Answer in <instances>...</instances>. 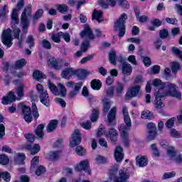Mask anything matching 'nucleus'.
Returning <instances> with one entry per match:
<instances>
[{
  "label": "nucleus",
  "instance_id": "nucleus-1",
  "mask_svg": "<svg viewBox=\"0 0 182 182\" xmlns=\"http://www.w3.org/2000/svg\"><path fill=\"white\" fill-rule=\"evenodd\" d=\"M152 85L155 87L159 89L155 94L154 106L157 110L164 107V104L161 101V99L167 95L176 99H181V93L177 91V85L171 84L169 82H163L160 79L156 78L152 80Z\"/></svg>",
  "mask_w": 182,
  "mask_h": 182
},
{
  "label": "nucleus",
  "instance_id": "nucleus-2",
  "mask_svg": "<svg viewBox=\"0 0 182 182\" xmlns=\"http://www.w3.org/2000/svg\"><path fill=\"white\" fill-rule=\"evenodd\" d=\"M117 173V169L109 171L110 180H113L114 182H127V180L130 177L129 171L126 168H123L119 171V176H116Z\"/></svg>",
  "mask_w": 182,
  "mask_h": 182
},
{
  "label": "nucleus",
  "instance_id": "nucleus-3",
  "mask_svg": "<svg viewBox=\"0 0 182 182\" xmlns=\"http://www.w3.org/2000/svg\"><path fill=\"white\" fill-rule=\"evenodd\" d=\"M124 122L125 123L122 124L119 127V132L121 133V136L122 137V140L125 142V146H127V140L129 139V131L132 127V119H130V116L128 115L127 117H124Z\"/></svg>",
  "mask_w": 182,
  "mask_h": 182
},
{
  "label": "nucleus",
  "instance_id": "nucleus-4",
  "mask_svg": "<svg viewBox=\"0 0 182 182\" xmlns=\"http://www.w3.org/2000/svg\"><path fill=\"white\" fill-rule=\"evenodd\" d=\"M31 16H32V5L28 4L21 14V21L23 33H28V28H29L28 18H31Z\"/></svg>",
  "mask_w": 182,
  "mask_h": 182
},
{
  "label": "nucleus",
  "instance_id": "nucleus-5",
  "mask_svg": "<svg viewBox=\"0 0 182 182\" xmlns=\"http://www.w3.org/2000/svg\"><path fill=\"white\" fill-rule=\"evenodd\" d=\"M126 21H127V14L123 13L114 24V31H119V38H123L126 33V27L124 26Z\"/></svg>",
  "mask_w": 182,
  "mask_h": 182
},
{
  "label": "nucleus",
  "instance_id": "nucleus-6",
  "mask_svg": "<svg viewBox=\"0 0 182 182\" xmlns=\"http://www.w3.org/2000/svg\"><path fill=\"white\" fill-rule=\"evenodd\" d=\"M48 87L50 92L55 95V96H60V97H65L66 96V87L62 84H58V87L55 84L52 83L50 80L47 82Z\"/></svg>",
  "mask_w": 182,
  "mask_h": 182
},
{
  "label": "nucleus",
  "instance_id": "nucleus-7",
  "mask_svg": "<svg viewBox=\"0 0 182 182\" xmlns=\"http://www.w3.org/2000/svg\"><path fill=\"white\" fill-rule=\"evenodd\" d=\"M100 0L99 4L101 6L104 8V9H107L109 6H112V8L116 6L117 1V0ZM119 5L122 8H124V9H129L130 6L129 5V3L126 0H119Z\"/></svg>",
  "mask_w": 182,
  "mask_h": 182
},
{
  "label": "nucleus",
  "instance_id": "nucleus-8",
  "mask_svg": "<svg viewBox=\"0 0 182 182\" xmlns=\"http://www.w3.org/2000/svg\"><path fill=\"white\" fill-rule=\"evenodd\" d=\"M11 23L14 26L13 28V33L14 36V38L16 39H18V42L21 43V40L19 39V33H21V29L19 28H15V25H18L19 23V18H18V10L16 9H14L13 11L11 13Z\"/></svg>",
  "mask_w": 182,
  "mask_h": 182
},
{
  "label": "nucleus",
  "instance_id": "nucleus-9",
  "mask_svg": "<svg viewBox=\"0 0 182 182\" xmlns=\"http://www.w3.org/2000/svg\"><path fill=\"white\" fill-rule=\"evenodd\" d=\"M36 89L40 95L41 102L44 105V106L49 107L50 100H49V94H48V91L43 89V86L41 84L36 85Z\"/></svg>",
  "mask_w": 182,
  "mask_h": 182
},
{
  "label": "nucleus",
  "instance_id": "nucleus-10",
  "mask_svg": "<svg viewBox=\"0 0 182 182\" xmlns=\"http://www.w3.org/2000/svg\"><path fill=\"white\" fill-rule=\"evenodd\" d=\"M12 30L8 28L7 30H4L1 36V42L7 48H11L12 46Z\"/></svg>",
  "mask_w": 182,
  "mask_h": 182
},
{
  "label": "nucleus",
  "instance_id": "nucleus-11",
  "mask_svg": "<svg viewBox=\"0 0 182 182\" xmlns=\"http://www.w3.org/2000/svg\"><path fill=\"white\" fill-rule=\"evenodd\" d=\"M83 86V82H80L78 83H75L73 81H69L67 82V87H72V90L70 91L69 96L70 97H75L77 94L79 93L80 88Z\"/></svg>",
  "mask_w": 182,
  "mask_h": 182
},
{
  "label": "nucleus",
  "instance_id": "nucleus-12",
  "mask_svg": "<svg viewBox=\"0 0 182 182\" xmlns=\"http://www.w3.org/2000/svg\"><path fill=\"white\" fill-rule=\"evenodd\" d=\"M136 96H141V91L140 90V85L131 87L125 95L126 100H130L132 97Z\"/></svg>",
  "mask_w": 182,
  "mask_h": 182
},
{
  "label": "nucleus",
  "instance_id": "nucleus-13",
  "mask_svg": "<svg viewBox=\"0 0 182 182\" xmlns=\"http://www.w3.org/2000/svg\"><path fill=\"white\" fill-rule=\"evenodd\" d=\"M82 142V134L79 129H75L71 140L70 141V147H76Z\"/></svg>",
  "mask_w": 182,
  "mask_h": 182
},
{
  "label": "nucleus",
  "instance_id": "nucleus-14",
  "mask_svg": "<svg viewBox=\"0 0 182 182\" xmlns=\"http://www.w3.org/2000/svg\"><path fill=\"white\" fill-rule=\"evenodd\" d=\"M19 107H21V109L22 110L23 114L24 115V120L26 122H27V123H31V122H32V120H33V117H32V114H31L32 112L31 111V108L23 104H20Z\"/></svg>",
  "mask_w": 182,
  "mask_h": 182
},
{
  "label": "nucleus",
  "instance_id": "nucleus-15",
  "mask_svg": "<svg viewBox=\"0 0 182 182\" xmlns=\"http://www.w3.org/2000/svg\"><path fill=\"white\" fill-rule=\"evenodd\" d=\"M75 170L77 171H85L87 174L90 175V166H89V160L85 159L84 161H81L77 166H75Z\"/></svg>",
  "mask_w": 182,
  "mask_h": 182
},
{
  "label": "nucleus",
  "instance_id": "nucleus-16",
  "mask_svg": "<svg viewBox=\"0 0 182 182\" xmlns=\"http://www.w3.org/2000/svg\"><path fill=\"white\" fill-rule=\"evenodd\" d=\"M48 66H50V68H53L56 70H59L60 68H62V64L54 56L48 57Z\"/></svg>",
  "mask_w": 182,
  "mask_h": 182
},
{
  "label": "nucleus",
  "instance_id": "nucleus-17",
  "mask_svg": "<svg viewBox=\"0 0 182 182\" xmlns=\"http://www.w3.org/2000/svg\"><path fill=\"white\" fill-rule=\"evenodd\" d=\"M16 100V97H15V92L13 91H11L9 92L7 96H5L1 100L2 105H9L11 103H13V102H15Z\"/></svg>",
  "mask_w": 182,
  "mask_h": 182
},
{
  "label": "nucleus",
  "instance_id": "nucleus-18",
  "mask_svg": "<svg viewBox=\"0 0 182 182\" xmlns=\"http://www.w3.org/2000/svg\"><path fill=\"white\" fill-rule=\"evenodd\" d=\"M76 73V70L73 68H65L62 73L61 76L63 77V79H70L73 75Z\"/></svg>",
  "mask_w": 182,
  "mask_h": 182
},
{
  "label": "nucleus",
  "instance_id": "nucleus-19",
  "mask_svg": "<svg viewBox=\"0 0 182 182\" xmlns=\"http://www.w3.org/2000/svg\"><path fill=\"white\" fill-rule=\"evenodd\" d=\"M136 163L138 167H146L149 164V159L146 156H137L136 158Z\"/></svg>",
  "mask_w": 182,
  "mask_h": 182
},
{
  "label": "nucleus",
  "instance_id": "nucleus-20",
  "mask_svg": "<svg viewBox=\"0 0 182 182\" xmlns=\"http://www.w3.org/2000/svg\"><path fill=\"white\" fill-rule=\"evenodd\" d=\"M124 155L123 154V149L120 146H117L114 149V158L116 161H122Z\"/></svg>",
  "mask_w": 182,
  "mask_h": 182
},
{
  "label": "nucleus",
  "instance_id": "nucleus-21",
  "mask_svg": "<svg viewBox=\"0 0 182 182\" xmlns=\"http://www.w3.org/2000/svg\"><path fill=\"white\" fill-rule=\"evenodd\" d=\"M132 72H133L132 65L129 63H124L122 65V74L124 76H130V75H132Z\"/></svg>",
  "mask_w": 182,
  "mask_h": 182
},
{
  "label": "nucleus",
  "instance_id": "nucleus-22",
  "mask_svg": "<svg viewBox=\"0 0 182 182\" xmlns=\"http://www.w3.org/2000/svg\"><path fill=\"white\" fill-rule=\"evenodd\" d=\"M81 38H87L88 39H95V35L92 33V30L89 26H86L85 30L80 33Z\"/></svg>",
  "mask_w": 182,
  "mask_h": 182
},
{
  "label": "nucleus",
  "instance_id": "nucleus-23",
  "mask_svg": "<svg viewBox=\"0 0 182 182\" xmlns=\"http://www.w3.org/2000/svg\"><path fill=\"white\" fill-rule=\"evenodd\" d=\"M116 96H122L124 92V84L122 82H117L114 87Z\"/></svg>",
  "mask_w": 182,
  "mask_h": 182
},
{
  "label": "nucleus",
  "instance_id": "nucleus-24",
  "mask_svg": "<svg viewBox=\"0 0 182 182\" xmlns=\"http://www.w3.org/2000/svg\"><path fill=\"white\" fill-rule=\"evenodd\" d=\"M118 135L117 131L114 128L109 129V132L105 133L106 137H109L111 141H116Z\"/></svg>",
  "mask_w": 182,
  "mask_h": 182
},
{
  "label": "nucleus",
  "instance_id": "nucleus-25",
  "mask_svg": "<svg viewBox=\"0 0 182 182\" xmlns=\"http://www.w3.org/2000/svg\"><path fill=\"white\" fill-rule=\"evenodd\" d=\"M26 150H30L31 154L32 156L36 154L37 153H39L41 150V146H39V144H35L33 146L32 145L28 144L25 146Z\"/></svg>",
  "mask_w": 182,
  "mask_h": 182
},
{
  "label": "nucleus",
  "instance_id": "nucleus-26",
  "mask_svg": "<svg viewBox=\"0 0 182 182\" xmlns=\"http://www.w3.org/2000/svg\"><path fill=\"white\" fill-rule=\"evenodd\" d=\"M166 154L171 160H174L177 156V150L174 146H168L166 151Z\"/></svg>",
  "mask_w": 182,
  "mask_h": 182
},
{
  "label": "nucleus",
  "instance_id": "nucleus-27",
  "mask_svg": "<svg viewBox=\"0 0 182 182\" xmlns=\"http://www.w3.org/2000/svg\"><path fill=\"white\" fill-rule=\"evenodd\" d=\"M92 19H96V21L99 23L103 21V13L102 11H97L95 9L92 12Z\"/></svg>",
  "mask_w": 182,
  "mask_h": 182
},
{
  "label": "nucleus",
  "instance_id": "nucleus-28",
  "mask_svg": "<svg viewBox=\"0 0 182 182\" xmlns=\"http://www.w3.org/2000/svg\"><path fill=\"white\" fill-rule=\"evenodd\" d=\"M43 129H45L43 124H39L36 129L35 134L37 136L38 139H43Z\"/></svg>",
  "mask_w": 182,
  "mask_h": 182
},
{
  "label": "nucleus",
  "instance_id": "nucleus-29",
  "mask_svg": "<svg viewBox=\"0 0 182 182\" xmlns=\"http://www.w3.org/2000/svg\"><path fill=\"white\" fill-rule=\"evenodd\" d=\"M107 119L109 124H112L113 122H114V119H116V107H114L111 109L108 114Z\"/></svg>",
  "mask_w": 182,
  "mask_h": 182
},
{
  "label": "nucleus",
  "instance_id": "nucleus-30",
  "mask_svg": "<svg viewBox=\"0 0 182 182\" xmlns=\"http://www.w3.org/2000/svg\"><path fill=\"white\" fill-rule=\"evenodd\" d=\"M58 127V120L53 119L50 122V123L47 126V132L48 133H50L55 130Z\"/></svg>",
  "mask_w": 182,
  "mask_h": 182
},
{
  "label": "nucleus",
  "instance_id": "nucleus-31",
  "mask_svg": "<svg viewBox=\"0 0 182 182\" xmlns=\"http://www.w3.org/2000/svg\"><path fill=\"white\" fill-rule=\"evenodd\" d=\"M55 8L58 12L60 14H66L68 11H69V7L68 6V4H57L55 6Z\"/></svg>",
  "mask_w": 182,
  "mask_h": 182
},
{
  "label": "nucleus",
  "instance_id": "nucleus-32",
  "mask_svg": "<svg viewBox=\"0 0 182 182\" xmlns=\"http://www.w3.org/2000/svg\"><path fill=\"white\" fill-rule=\"evenodd\" d=\"M91 87L94 90H100V87H102V82L99 80H92L91 81Z\"/></svg>",
  "mask_w": 182,
  "mask_h": 182
},
{
  "label": "nucleus",
  "instance_id": "nucleus-33",
  "mask_svg": "<svg viewBox=\"0 0 182 182\" xmlns=\"http://www.w3.org/2000/svg\"><path fill=\"white\" fill-rule=\"evenodd\" d=\"M33 79L41 80V79H46V75L39 70L34 71L33 74Z\"/></svg>",
  "mask_w": 182,
  "mask_h": 182
},
{
  "label": "nucleus",
  "instance_id": "nucleus-34",
  "mask_svg": "<svg viewBox=\"0 0 182 182\" xmlns=\"http://www.w3.org/2000/svg\"><path fill=\"white\" fill-rule=\"evenodd\" d=\"M60 157V151H51L49 154V159L52 160V161H55L58 160Z\"/></svg>",
  "mask_w": 182,
  "mask_h": 182
},
{
  "label": "nucleus",
  "instance_id": "nucleus-35",
  "mask_svg": "<svg viewBox=\"0 0 182 182\" xmlns=\"http://www.w3.org/2000/svg\"><path fill=\"white\" fill-rule=\"evenodd\" d=\"M75 75L79 77V79H85L87 76V71L86 70H75Z\"/></svg>",
  "mask_w": 182,
  "mask_h": 182
},
{
  "label": "nucleus",
  "instance_id": "nucleus-36",
  "mask_svg": "<svg viewBox=\"0 0 182 182\" xmlns=\"http://www.w3.org/2000/svg\"><path fill=\"white\" fill-rule=\"evenodd\" d=\"M25 160V154L18 153L16 155L14 158V161L16 164H22Z\"/></svg>",
  "mask_w": 182,
  "mask_h": 182
},
{
  "label": "nucleus",
  "instance_id": "nucleus-37",
  "mask_svg": "<svg viewBox=\"0 0 182 182\" xmlns=\"http://www.w3.org/2000/svg\"><path fill=\"white\" fill-rule=\"evenodd\" d=\"M61 35H63V32L60 31L58 32L56 34H53L50 36V39L53 40V42H55V43H60V36Z\"/></svg>",
  "mask_w": 182,
  "mask_h": 182
},
{
  "label": "nucleus",
  "instance_id": "nucleus-38",
  "mask_svg": "<svg viewBox=\"0 0 182 182\" xmlns=\"http://www.w3.org/2000/svg\"><path fill=\"white\" fill-rule=\"evenodd\" d=\"M23 85H20L16 90L17 100H21L23 97Z\"/></svg>",
  "mask_w": 182,
  "mask_h": 182
},
{
  "label": "nucleus",
  "instance_id": "nucleus-39",
  "mask_svg": "<svg viewBox=\"0 0 182 182\" xmlns=\"http://www.w3.org/2000/svg\"><path fill=\"white\" fill-rule=\"evenodd\" d=\"M32 109V114L34 117V120H38V117H39V112H38V107H36V104L33 103L31 106Z\"/></svg>",
  "mask_w": 182,
  "mask_h": 182
},
{
  "label": "nucleus",
  "instance_id": "nucleus-40",
  "mask_svg": "<svg viewBox=\"0 0 182 182\" xmlns=\"http://www.w3.org/2000/svg\"><path fill=\"white\" fill-rule=\"evenodd\" d=\"M25 65H26V60L25 59L22 58L21 60H18L17 61H16L15 68H16V69H21V68H23V66H25Z\"/></svg>",
  "mask_w": 182,
  "mask_h": 182
},
{
  "label": "nucleus",
  "instance_id": "nucleus-41",
  "mask_svg": "<svg viewBox=\"0 0 182 182\" xmlns=\"http://www.w3.org/2000/svg\"><path fill=\"white\" fill-rule=\"evenodd\" d=\"M171 50L172 53L175 55V56H177L179 58V59H181V60H182V51L180 49H178L177 47H173Z\"/></svg>",
  "mask_w": 182,
  "mask_h": 182
},
{
  "label": "nucleus",
  "instance_id": "nucleus-42",
  "mask_svg": "<svg viewBox=\"0 0 182 182\" xmlns=\"http://www.w3.org/2000/svg\"><path fill=\"white\" fill-rule=\"evenodd\" d=\"M141 119H148V120H150V119H153V114L149 110L144 111L141 112Z\"/></svg>",
  "mask_w": 182,
  "mask_h": 182
},
{
  "label": "nucleus",
  "instance_id": "nucleus-43",
  "mask_svg": "<svg viewBox=\"0 0 182 182\" xmlns=\"http://www.w3.org/2000/svg\"><path fill=\"white\" fill-rule=\"evenodd\" d=\"M176 171L166 172L164 173L162 176V180H167L168 178H173V177H176Z\"/></svg>",
  "mask_w": 182,
  "mask_h": 182
},
{
  "label": "nucleus",
  "instance_id": "nucleus-44",
  "mask_svg": "<svg viewBox=\"0 0 182 182\" xmlns=\"http://www.w3.org/2000/svg\"><path fill=\"white\" fill-rule=\"evenodd\" d=\"M107 161V159H106V158H105L104 156H100V155H97L95 158V161L97 163V164H103L106 163Z\"/></svg>",
  "mask_w": 182,
  "mask_h": 182
},
{
  "label": "nucleus",
  "instance_id": "nucleus-45",
  "mask_svg": "<svg viewBox=\"0 0 182 182\" xmlns=\"http://www.w3.org/2000/svg\"><path fill=\"white\" fill-rule=\"evenodd\" d=\"M41 46H43L44 49H47V50L52 49V44L50 43V42H49V41L46 39L42 40Z\"/></svg>",
  "mask_w": 182,
  "mask_h": 182
},
{
  "label": "nucleus",
  "instance_id": "nucleus-46",
  "mask_svg": "<svg viewBox=\"0 0 182 182\" xmlns=\"http://www.w3.org/2000/svg\"><path fill=\"white\" fill-rule=\"evenodd\" d=\"M109 62L112 65H116V51L112 50L109 54Z\"/></svg>",
  "mask_w": 182,
  "mask_h": 182
},
{
  "label": "nucleus",
  "instance_id": "nucleus-47",
  "mask_svg": "<svg viewBox=\"0 0 182 182\" xmlns=\"http://www.w3.org/2000/svg\"><path fill=\"white\" fill-rule=\"evenodd\" d=\"M75 153L78 156H85L86 154V149H83V147L78 146L75 148Z\"/></svg>",
  "mask_w": 182,
  "mask_h": 182
},
{
  "label": "nucleus",
  "instance_id": "nucleus-48",
  "mask_svg": "<svg viewBox=\"0 0 182 182\" xmlns=\"http://www.w3.org/2000/svg\"><path fill=\"white\" fill-rule=\"evenodd\" d=\"M9 163V158L6 155H0V164L6 166Z\"/></svg>",
  "mask_w": 182,
  "mask_h": 182
},
{
  "label": "nucleus",
  "instance_id": "nucleus-49",
  "mask_svg": "<svg viewBox=\"0 0 182 182\" xmlns=\"http://www.w3.org/2000/svg\"><path fill=\"white\" fill-rule=\"evenodd\" d=\"M43 15V9H38L36 11L35 15L33 16V19H34L36 21L38 19H41V18H42Z\"/></svg>",
  "mask_w": 182,
  "mask_h": 182
},
{
  "label": "nucleus",
  "instance_id": "nucleus-50",
  "mask_svg": "<svg viewBox=\"0 0 182 182\" xmlns=\"http://www.w3.org/2000/svg\"><path fill=\"white\" fill-rule=\"evenodd\" d=\"M35 38H33V36L31 35L27 37L26 39V43L28 44L29 48H32L35 46Z\"/></svg>",
  "mask_w": 182,
  "mask_h": 182
},
{
  "label": "nucleus",
  "instance_id": "nucleus-51",
  "mask_svg": "<svg viewBox=\"0 0 182 182\" xmlns=\"http://www.w3.org/2000/svg\"><path fill=\"white\" fill-rule=\"evenodd\" d=\"M170 134L174 139H180L181 137V134H180L177 130L175 129H171L170 130Z\"/></svg>",
  "mask_w": 182,
  "mask_h": 182
},
{
  "label": "nucleus",
  "instance_id": "nucleus-52",
  "mask_svg": "<svg viewBox=\"0 0 182 182\" xmlns=\"http://www.w3.org/2000/svg\"><path fill=\"white\" fill-rule=\"evenodd\" d=\"M174 122H176V118H171L166 122L165 126L167 129H171L174 126Z\"/></svg>",
  "mask_w": 182,
  "mask_h": 182
},
{
  "label": "nucleus",
  "instance_id": "nucleus-53",
  "mask_svg": "<svg viewBox=\"0 0 182 182\" xmlns=\"http://www.w3.org/2000/svg\"><path fill=\"white\" fill-rule=\"evenodd\" d=\"M160 73V66L154 65L151 68V71L149 72V75H157V73Z\"/></svg>",
  "mask_w": 182,
  "mask_h": 182
},
{
  "label": "nucleus",
  "instance_id": "nucleus-54",
  "mask_svg": "<svg viewBox=\"0 0 182 182\" xmlns=\"http://www.w3.org/2000/svg\"><path fill=\"white\" fill-rule=\"evenodd\" d=\"M99 119V111L97 109H94L91 115V121L96 122Z\"/></svg>",
  "mask_w": 182,
  "mask_h": 182
},
{
  "label": "nucleus",
  "instance_id": "nucleus-55",
  "mask_svg": "<svg viewBox=\"0 0 182 182\" xmlns=\"http://www.w3.org/2000/svg\"><path fill=\"white\" fill-rule=\"evenodd\" d=\"M178 69H180V63L177 62H173L171 63V70L173 73H176Z\"/></svg>",
  "mask_w": 182,
  "mask_h": 182
},
{
  "label": "nucleus",
  "instance_id": "nucleus-56",
  "mask_svg": "<svg viewBox=\"0 0 182 182\" xmlns=\"http://www.w3.org/2000/svg\"><path fill=\"white\" fill-rule=\"evenodd\" d=\"M24 136L26 137V140H28V141H29L30 143L35 141V135L33 134H26Z\"/></svg>",
  "mask_w": 182,
  "mask_h": 182
},
{
  "label": "nucleus",
  "instance_id": "nucleus-57",
  "mask_svg": "<svg viewBox=\"0 0 182 182\" xmlns=\"http://www.w3.org/2000/svg\"><path fill=\"white\" fill-rule=\"evenodd\" d=\"M110 109V102L108 100H105L104 102V109L103 111L105 113H107Z\"/></svg>",
  "mask_w": 182,
  "mask_h": 182
},
{
  "label": "nucleus",
  "instance_id": "nucleus-58",
  "mask_svg": "<svg viewBox=\"0 0 182 182\" xmlns=\"http://www.w3.org/2000/svg\"><path fill=\"white\" fill-rule=\"evenodd\" d=\"M156 136H157V130L156 131H149L148 139H149V140H154L156 139Z\"/></svg>",
  "mask_w": 182,
  "mask_h": 182
},
{
  "label": "nucleus",
  "instance_id": "nucleus-59",
  "mask_svg": "<svg viewBox=\"0 0 182 182\" xmlns=\"http://www.w3.org/2000/svg\"><path fill=\"white\" fill-rule=\"evenodd\" d=\"M141 59L143 60L144 65H145L146 68H149V66L151 65V61L150 60V58L149 57H141Z\"/></svg>",
  "mask_w": 182,
  "mask_h": 182
},
{
  "label": "nucleus",
  "instance_id": "nucleus-60",
  "mask_svg": "<svg viewBox=\"0 0 182 182\" xmlns=\"http://www.w3.org/2000/svg\"><path fill=\"white\" fill-rule=\"evenodd\" d=\"M1 177L4 178V181L9 182V180H11V175L9 174V172H4L1 173Z\"/></svg>",
  "mask_w": 182,
  "mask_h": 182
},
{
  "label": "nucleus",
  "instance_id": "nucleus-61",
  "mask_svg": "<svg viewBox=\"0 0 182 182\" xmlns=\"http://www.w3.org/2000/svg\"><path fill=\"white\" fill-rule=\"evenodd\" d=\"M93 55H90L87 57L83 58L81 60H80V63L82 65H85V63H86L87 62H89V60H92V59H93Z\"/></svg>",
  "mask_w": 182,
  "mask_h": 182
},
{
  "label": "nucleus",
  "instance_id": "nucleus-62",
  "mask_svg": "<svg viewBox=\"0 0 182 182\" xmlns=\"http://www.w3.org/2000/svg\"><path fill=\"white\" fill-rule=\"evenodd\" d=\"M89 48V41H86L82 42L81 45V50L82 52H86Z\"/></svg>",
  "mask_w": 182,
  "mask_h": 182
},
{
  "label": "nucleus",
  "instance_id": "nucleus-63",
  "mask_svg": "<svg viewBox=\"0 0 182 182\" xmlns=\"http://www.w3.org/2000/svg\"><path fill=\"white\" fill-rule=\"evenodd\" d=\"M46 170H45V167L40 166L38 167V168L36 171V174L37 176H41V174H43V173H45Z\"/></svg>",
  "mask_w": 182,
  "mask_h": 182
},
{
  "label": "nucleus",
  "instance_id": "nucleus-64",
  "mask_svg": "<svg viewBox=\"0 0 182 182\" xmlns=\"http://www.w3.org/2000/svg\"><path fill=\"white\" fill-rule=\"evenodd\" d=\"M106 93L107 96H109V97H112L114 93V87H109L106 90Z\"/></svg>",
  "mask_w": 182,
  "mask_h": 182
}]
</instances>
